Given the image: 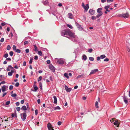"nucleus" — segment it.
<instances>
[{"mask_svg":"<svg viewBox=\"0 0 130 130\" xmlns=\"http://www.w3.org/2000/svg\"><path fill=\"white\" fill-rule=\"evenodd\" d=\"M82 58L84 60H85L87 59V57L85 55H84L82 56Z\"/></svg>","mask_w":130,"mask_h":130,"instance_id":"24","label":"nucleus"},{"mask_svg":"<svg viewBox=\"0 0 130 130\" xmlns=\"http://www.w3.org/2000/svg\"><path fill=\"white\" fill-rule=\"evenodd\" d=\"M60 107L59 106H57L54 108V110H56L57 109L60 110Z\"/></svg>","mask_w":130,"mask_h":130,"instance_id":"28","label":"nucleus"},{"mask_svg":"<svg viewBox=\"0 0 130 130\" xmlns=\"http://www.w3.org/2000/svg\"><path fill=\"white\" fill-rule=\"evenodd\" d=\"M64 88L65 90L67 92H70L71 90V88H68V87L66 85L65 86Z\"/></svg>","mask_w":130,"mask_h":130,"instance_id":"9","label":"nucleus"},{"mask_svg":"<svg viewBox=\"0 0 130 130\" xmlns=\"http://www.w3.org/2000/svg\"><path fill=\"white\" fill-rule=\"evenodd\" d=\"M14 72V70H11L10 72H9L8 73V75L9 76H11Z\"/></svg>","mask_w":130,"mask_h":130,"instance_id":"18","label":"nucleus"},{"mask_svg":"<svg viewBox=\"0 0 130 130\" xmlns=\"http://www.w3.org/2000/svg\"><path fill=\"white\" fill-rule=\"evenodd\" d=\"M34 50L35 51H38V50H37V47L36 46V45H34Z\"/></svg>","mask_w":130,"mask_h":130,"instance_id":"31","label":"nucleus"},{"mask_svg":"<svg viewBox=\"0 0 130 130\" xmlns=\"http://www.w3.org/2000/svg\"><path fill=\"white\" fill-rule=\"evenodd\" d=\"M49 68L53 72H55V68L52 65H50Z\"/></svg>","mask_w":130,"mask_h":130,"instance_id":"5","label":"nucleus"},{"mask_svg":"<svg viewBox=\"0 0 130 130\" xmlns=\"http://www.w3.org/2000/svg\"><path fill=\"white\" fill-rule=\"evenodd\" d=\"M47 126L49 130H54L50 124H48Z\"/></svg>","mask_w":130,"mask_h":130,"instance_id":"12","label":"nucleus"},{"mask_svg":"<svg viewBox=\"0 0 130 130\" xmlns=\"http://www.w3.org/2000/svg\"><path fill=\"white\" fill-rule=\"evenodd\" d=\"M11 48V47L10 45H8L7 46L6 48L7 50H9Z\"/></svg>","mask_w":130,"mask_h":130,"instance_id":"34","label":"nucleus"},{"mask_svg":"<svg viewBox=\"0 0 130 130\" xmlns=\"http://www.w3.org/2000/svg\"><path fill=\"white\" fill-rule=\"evenodd\" d=\"M34 59L35 60H37L38 59V57L37 56H34Z\"/></svg>","mask_w":130,"mask_h":130,"instance_id":"41","label":"nucleus"},{"mask_svg":"<svg viewBox=\"0 0 130 130\" xmlns=\"http://www.w3.org/2000/svg\"><path fill=\"white\" fill-rule=\"evenodd\" d=\"M26 62L25 61H24L23 66H26Z\"/></svg>","mask_w":130,"mask_h":130,"instance_id":"61","label":"nucleus"},{"mask_svg":"<svg viewBox=\"0 0 130 130\" xmlns=\"http://www.w3.org/2000/svg\"><path fill=\"white\" fill-rule=\"evenodd\" d=\"M101 59H103L106 57V56L104 55H103L100 56Z\"/></svg>","mask_w":130,"mask_h":130,"instance_id":"26","label":"nucleus"},{"mask_svg":"<svg viewBox=\"0 0 130 130\" xmlns=\"http://www.w3.org/2000/svg\"><path fill=\"white\" fill-rule=\"evenodd\" d=\"M17 96V95L16 93H13L11 94V96L12 97H15Z\"/></svg>","mask_w":130,"mask_h":130,"instance_id":"44","label":"nucleus"},{"mask_svg":"<svg viewBox=\"0 0 130 130\" xmlns=\"http://www.w3.org/2000/svg\"><path fill=\"white\" fill-rule=\"evenodd\" d=\"M42 79V77L41 76H39L38 78V81L39 82V81L41 80Z\"/></svg>","mask_w":130,"mask_h":130,"instance_id":"36","label":"nucleus"},{"mask_svg":"<svg viewBox=\"0 0 130 130\" xmlns=\"http://www.w3.org/2000/svg\"><path fill=\"white\" fill-rule=\"evenodd\" d=\"M25 52L26 53H28L29 52V50L28 49H26L25 50Z\"/></svg>","mask_w":130,"mask_h":130,"instance_id":"57","label":"nucleus"},{"mask_svg":"<svg viewBox=\"0 0 130 130\" xmlns=\"http://www.w3.org/2000/svg\"><path fill=\"white\" fill-rule=\"evenodd\" d=\"M118 16L119 17H123L126 19L128 18L129 17V14L128 12H126L125 13L119 14Z\"/></svg>","mask_w":130,"mask_h":130,"instance_id":"2","label":"nucleus"},{"mask_svg":"<svg viewBox=\"0 0 130 130\" xmlns=\"http://www.w3.org/2000/svg\"><path fill=\"white\" fill-rule=\"evenodd\" d=\"M89 59L90 61H93L94 60V58L93 57H89Z\"/></svg>","mask_w":130,"mask_h":130,"instance_id":"42","label":"nucleus"},{"mask_svg":"<svg viewBox=\"0 0 130 130\" xmlns=\"http://www.w3.org/2000/svg\"><path fill=\"white\" fill-rule=\"evenodd\" d=\"M4 39L3 38H2L0 40L1 42H4Z\"/></svg>","mask_w":130,"mask_h":130,"instance_id":"56","label":"nucleus"},{"mask_svg":"<svg viewBox=\"0 0 130 130\" xmlns=\"http://www.w3.org/2000/svg\"><path fill=\"white\" fill-rule=\"evenodd\" d=\"M13 87L12 85H10L9 86V89L10 90H11L13 89Z\"/></svg>","mask_w":130,"mask_h":130,"instance_id":"45","label":"nucleus"},{"mask_svg":"<svg viewBox=\"0 0 130 130\" xmlns=\"http://www.w3.org/2000/svg\"><path fill=\"white\" fill-rule=\"evenodd\" d=\"M11 116L12 118L14 117L15 116L17 117L16 114V113H13L12 114Z\"/></svg>","mask_w":130,"mask_h":130,"instance_id":"37","label":"nucleus"},{"mask_svg":"<svg viewBox=\"0 0 130 130\" xmlns=\"http://www.w3.org/2000/svg\"><path fill=\"white\" fill-rule=\"evenodd\" d=\"M34 90L33 89H31V91H33L34 92H36V91L38 89V88L37 86H35L34 87Z\"/></svg>","mask_w":130,"mask_h":130,"instance_id":"22","label":"nucleus"},{"mask_svg":"<svg viewBox=\"0 0 130 130\" xmlns=\"http://www.w3.org/2000/svg\"><path fill=\"white\" fill-rule=\"evenodd\" d=\"M83 76V75H78V76L76 77V78L77 79L79 78H80L82 77Z\"/></svg>","mask_w":130,"mask_h":130,"instance_id":"38","label":"nucleus"},{"mask_svg":"<svg viewBox=\"0 0 130 130\" xmlns=\"http://www.w3.org/2000/svg\"><path fill=\"white\" fill-rule=\"evenodd\" d=\"M39 86L40 87V88L42 90V84L41 82L39 83Z\"/></svg>","mask_w":130,"mask_h":130,"instance_id":"32","label":"nucleus"},{"mask_svg":"<svg viewBox=\"0 0 130 130\" xmlns=\"http://www.w3.org/2000/svg\"><path fill=\"white\" fill-rule=\"evenodd\" d=\"M19 85V83H18V82H17L16 83L15 85V86L16 87H18Z\"/></svg>","mask_w":130,"mask_h":130,"instance_id":"53","label":"nucleus"},{"mask_svg":"<svg viewBox=\"0 0 130 130\" xmlns=\"http://www.w3.org/2000/svg\"><path fill=\"white\" fill-rule=\"evenodd\" d=\"M58 6L59 7H61L62 6V5L61 3H60L58 4Z\"/></svg>","mask_w":130,"mask_h":130,"instance_id":"64","label":"nucleus"},{"mask_svg":"<svg viewBox=\"0 0 130 130\" xmlns=\"http://www.w3.org/2000/svg\"><path fill=\"white\" fill-rule=\"evenodd\" d=\"M8 87L5 85H4L2 87V90L3 92H5L6 90V89H7Z\"/></svg>","mask_w":130,"mask_h":130,"instance_id":"8","label":"nucleus"},{"mask_svg":"<svg viewBox=\"0 0 130 130\" xmlns=\"http://www.w3.org/2000/svg\"><path fill=\"white\" fill-rule=\"evenodd\" d=\"M35 115H37L38 113V111L37 109H36L35 110Z\"/></svg>","mask_w":130,"mask_h":130,"instance_id":"50","label":"nucleus"},{"mask_svg":"<svg viewBox=\"0 0 130 130\" xmlns=\"http://www.w3.org/2000/svg\"><path fill=\"white\" fill-rule=\"evenodd\" d=\"M38 54L41 56L42 55V53L41 51H39L38 52Z\"/></svg>","mask_w":130,"mask_h":130,"instance_id":"39","label":"nucleus"},{"mask_svg":"<svg viewBox=\"0 0 130 130\" xmlns=\"http://www.w3.org/2000/svg\"><path fill=\"white\" fill-rule=\"evenodd\" d=\"M96 17H95L94 16H92L91 17V19L93 20H94L96 19Z\"/></svg>","mask_w":130,"mask_h":130,"instance_id":"43","label":"nucleus"},{"mask_svg":"<svg viewBox=\"0 0 130 130\" xmlns=\"http://www.w3.org/2000/svg\"><path fill=\"white\" fill-rule=\"evenodd\" d=\"M28 41H25L24 42V45H26V44H28Z\"/></svg>","mask_w":130,"mask_h":130,"instance_id":"58","label":"nucleus"},{"mask_svg":"<svg viewBox=\"0 0 130 130\" xmlns=\"http://www.w3.org/2000/svg\"><path fill=\"white\" fill-rule=\"evenodd\" d=\"M13 49L14 51H15L17 49L15 45H13Z\"/></svg>","mask_w":130,"mask_h":130,"instance_id":"48","label":"nucleus"},{"mask_svg":"<svg viewBox=\"0 0 130 130\" xmlns=\"http://www.w3.org/2000/svg\"><path fill=\"white\" fill-rule=\"evenodd\" d=\"M103 14V13H98L97 15L96 16V18H99L100 17H101Z\"/></svg>","mask_w":130,"mask_h":130,"instance_id":"25","label":"nucleus"},{"mask_svg":"<svg viewBox=\"0 0 130 130\" xmlns=\"http://www.w3.org/2000/svg\"><path fill=\"white\" fill-rule=\"evenodd\" d=\"M102 9L101 8H98L97 10V12L98 13H103L101 11Z\"/></svg>","mask_w":130,"mask_h":130,"instance_id":"16","label":"nucleus"},{"mask_svg":"<svg viewBox=\"0 0 130 130\" xmlns=\"http://www.w3.org/2000/svg\"><path fill=\"white\" fill-rule=\"evenodd\" d=\"M15 52L17 53H20L21 52V50L19 49H17L15 51Z\"/></svg>","mask_w":130,"mask_h":130,"instance_id":"33","label":"nucleus"},{"mask_svg":"<svg viewBox=\"0 0 130 130\" xmlns=\"http://www.w3.org/2000/svg\"><path fill=\"white\" fill-rule=\"evenodd\" d=\"M10 69L11 70H14V68L12 67L11 65L8 66L6 70L7 71H9L10 70Z\"/></svg>","mask_w":130,"mask_h":130,"instance_id":"7","label":"nucleus"},{"mask_svg":"<svg viewBox=\"0 0 130 130\" xmlns=\"http://www.w3.org/2000/svg\"><path fill=\"white\" fill-rule=\"evenodd\" d=\"M123 99L124 102L126 104H127L128 103V99L125 96H124L123 97Z\"/></svg>","mask_w":130,"mask_h":130,"instance_id":"13","label":"nucleus"},{"mask_svg":"<svg viewBox=\"0 0 130 130\" xmlns=\"http://www.w3.org/2000/svg\"><path fill=\"white\" fill-rule=\"evenodd\" d=\"M64 76L68 79L69 78V76H68V74L66 73H65L64 74Z\"/></svg>","mask_w":130,"mask_h":130,"instance_id":"29","label":"nucleus"},{"mask_svg":"<svg viewBox=\"0 0 130 130\" xmlns=\"http://www.w3.org/2000/svg\"><path fill=\"white\" fill-rule=\"evenodd\" d=\"M16 109L18 111H19L20 110L21 108L20 107H18L16 108Z\"/></svg>","mask_w":130,"mask_h":130,"instance_id":"51","label":"nucleus"},{"mask_svg":"<svg viewBox=\"0 0 130 130\" xmlns=\"http://www.w3.org/2000/svg\"><path fill=\"white\" fill-rule=\"evenodd\" d=\"M5 78L4 76L0 75V81L4 80Z\"/></svg>","mask_w":130,"mask_h":130,"instance_id":"19","label":"nucleus"},{"mask_svg":"<svg viewBox=\"0 0 130 130\" xmlns=\"http://www.w3.org/2000/svg\"><path fill=\"white\" fill-rule=\"evenodd\" d=\"M89 12L91 14L93 15L95 13V11L92 9H90L89 10Z\"/></svg>","mask_w":130,"mask_h":130,"instance_id":"11","label":"nucleus"},{"mask_svg":"<svg viewBox=\"0 0 130 130\" xmlns=\"http://www.w3.org/2000/svg\"><path fill=\"white\" fill-rule=\"evenodd\" d=\"M100 59H101L100 57L98 56L97 57V60L98 61H99L100 60Z\"/></svg>","mask_w":130,"mask_h":130,"instance_id":"63","label":"nucleus"},{"mask_svg":"<svg viewBox=\"0 0 130 130\" xmlns=\"http://www.w3.org/2000/svg\"><path fill=\"white\" fill-rule=\"evenodd\" d=\"M26 114L25 113L21 114V117L23 121H24L26 118Z\"/></svg>","mask_w":130,"mask_h":130,"instance_id":"3","label":"nucleus"},{"mask_svg":"<svg viewBox=\"0 0 130 130\" xmlns=\"http://www.w3.org/2000/svg\"><path fill=\"white\" fill-rule=\"evenodd\" d=\"M98 101L96 102L95 104V107L97 108H98L99 107L98 105Z\"/></svg>","mask_w":130,"mask_h":130,"instance_id":"27","label":"nucleus"},{"mask_svg":"<svg viewBox=\"0 0 130 130\" xmlns=\"http://www.w3.org/2000/svg\"><path fill=\"white\" fill-rule=\"evenodd\" d=\"M8 54L7 53H6L5 54L4 56V57L5 58H6L8 56Z\"/></svg>","mask_w":130,"mask_h":130,"instance_id":"47","label":"nucleus"},{"mask_svg":"<svg viewBox=\"0 0 130 130\" xmlns=\"http://www.w3.org/2000/svg\"><path fill=\"white\" fill-rule=\"evenodd\" d=\"M57 62L60 64H63L64 63V61L62 59H60L58 60Z\"/></svg>","mask_w":130,"mask_h":130,"instance_id":"14","label":"nucleus"},{"mask_svg":"<svg viewBox=\"0 0 130 130\" xmlns=\"http://www.w3.org/2000/svg\"><path fill=\"white\" fill-rule=\"evenodd\" d=\"M89 7L88 4H87L86 5V6H85L83 8L85 9V10L86 11H87L88 10Z\"/></svg>","mask_w":130,"mask_h":130,"instance_id":"17","label":"nucleus"},{"mask_svg":"<svg viewBox=\"0 0 130 130\" xmlns=\"http://www.w3.org/2000/svg\"><path fill=\"white\" fill-rule=\"evenodd\" d=\"M98 71V69H95L91 71L89 75H91L92 74H94L96 72Z\"/></svg>","mask_w":130,"mask_h":130,"instance_id":"6","label":"nucleus"},{"mask_svg":"<svg viewBox=\"0 0 130 130\" xmlns=\"http://www.w3.org/2000/svg\"><path fill=\"white\" fill-rule=\"evenodd\" d=\"M42 3L45 5L46 6L49 5V3L47 0L42 1Z\"/></svg>","mask_w":130,"mask_h":130,"instance_id":"10","label":"nucleus"},{"mask_svg":"<svg viewBox=\"0 0 130 130\" xmlns=\"http://www.w3.org/2000/svg\"><path fill=\"white\" fill-rule=\"evenodd\" d=\"M52 13L53 15L55 16H56V15L57 14V11H55L54 12H52Z\"/></svg>","mask_w":130,"mask_h":130,"instance_id":"30","label":"nucleus"},{"mask_svg":"<svg viewBox=\"0 0 130 130\" xmlns=\"http://www.w3.org/2000/svg\"><path fill=\"white\" fill-rule=\"evenodd\" d=\"M67 26L68 27L71 29H72L73 28L72 26L71 25L68 24H67Z\"/></svg>","mask_w":130,"mask_h":130,"instance_id":"40","label":"nucleus"},{"mask_svg":"<svg viewBox=\"0 0 130 130\" xmlns=\"http://www.w3.org/2000/svg\"><path fill=\"white\" fill-rule=\"evenodd\" d=\"M6 60L7 61H11V59L10 58H6Z\"/></svg>","mask_w":130,"mask_h":130,"instance_id":"54","label":"nucleus"},{"mask_svg":"<svg viewBox=\"0 0 130 130\" xmlns=\"http://www.w3.org/2000/svg\"><path fill=\"white\" fill-rule=\"evenodd\" d=\"M22 110L24 111H26L27 110V108L25 106H24L21 108Z\"/></svg>","mask_w":130,"mask_h":130,"instance_id":"23","label":"nucleus"},{"mask_svg":"<svg viewBox=\"0 0 130 130\" xmlns=\"http://www.w3.org/2000/svg\"><path fill=\"white\" fill-rule=\"evenodd\" d=\"M109 59L108 58H105V59L104 60V61H109Z\"/></svg>","mask_w":130,"mask_h":130,"instance_id":"60","label":"nucleus"},{"mask_svg":"<svg viewBox=\"0 0 130 130\" xmlns=\"http://www.w3.org/2000/svg\"><path fill=\"white\" fill-rule=\"evenodd\" d=\"M61 122L59 121L58 122V125H61Z\"/></svg>","mask_w":130,"mask_h":130,"instance_id":"62","label":"nucleus"},{"mask_svg":"<svg viewBox=\"0 0 130 130\" xmlns=\"http://www.w3.org/2000/svg\"><path fill=\"white\" fill-rule=\"evenodd\" d=\"M15 104H16V106H18L19 105V104H20V102H17Z\"/></svg>","mask_w":130,"mask_h":130,"instance_id":"59","label":"nucleus"},{"mask_svg":"<svg viewBox=\"0 0 130 130\" xmlns=\"http://www.w3.org/2000/svg\"><path fill=\"white\" fill-rule=\"evenodd\" d=\"M61 35L62 36L67 37L73 42L77 43L79 41L78 38L75 33L70 31L69 29L62 31Z\"/></svg>","mask_w":130,"mask_h":130,"instance_id":"1","label":"nucleus"},{"mask_svg":"<svg viewBox=\"0 0 130 130\" xmlns=\"http://www.w3.org/2000/svg\"><path fill=\"white\" fill-rule=\"evenodd\" d=\"M93 50L92 48H90L88 50V52L89 53H91L92 52Z\"/></svg>","mask_w":130,"mask_h":130,"instance_id":"52","label":"nucleus"},{"mask_svg":"<svg viewBox=\"0 0 130 130\" xmlns=\"http://www.w3.org/2000/svg\"><path fill=\"white\" fill-rule=\"evenodd\" d=\"M10 102L9 101H8L6 102V105H8L10 104Z\"/></svg>","mask_w":130,"mask_h":130,"instance_id":"49","label":"nucleus"},{"mask_svg":"<svg viewBox=\"0 0 130 130\" xmlns=\"http://www.w3.org/2000/svg\"><path fill=\"white\" fill-rule=\"evenodd\" d=\"M75 25L77 26L79 30H83V28L78 23L75 22Z\"/></svg>","mask_w":130,"mask_h":130,"instance_id":"4","label":"nucleus"},{"mask_svg":"<svg viewBox=\"0 0 130 130\" xmlns=\"http://www.w3.org/2000/svg\"><path fill=\"white\" fill-rule=\"evenodd\" d=\"M54 98V103L56 104L57 103V100L56 97L55 96H54L53 97Z\"/></svg>","mask_w":130,"mask_h":130,"instance_id":"15","label":"nucleus"},{"mask_svg":"<svg viewBox=\"0 0 130 130\" xmlns=\"http://www.w3.org/2000/svg\"><path fill=\"white\" fill-rule=\"evenodd\" d=\"M120 123L118 121H116L114 123V124L115 125H117V127L119 126V125L120 124Z\"/></svg>","mask_w":130,"mask_h":130,"instance_id":"20","label":"nucleus"},{"mask_svg":"<svg viewBox=\"0 0 130 130\" xmlns=\"http://www.w3.org/2000/svg\"><path fill=\"white\" fill-rule=\"evenodd\" d=\"M110 7V5H108L107 6H105L104 7V9H108Z\"/></svg>","mask_w":130,"mask_h":130,"instance_id":"35","label":"nucleus"},{"mask_svg":"<svg viewBox=\"0 0 130 130\" xmlns=\"http://www.w3.org/2000/svg\"><path fill=\"white\" fill-rule=\"evenodd\" d=\"M68 15L69 16V18L71 19H73V15L71 13H69Z\"/></svg>","mask_w":130,"mask_h":130,"instance_id":"21","label":"nucleus"},{"mask_svg":"<svg viewBox=\"0 0 130 130\" xmlns=\"http://www.w3.org/2000/svg\"><path fill=\"white\" fill-rule=\"evenodd\" d=\"M9 55L11 56H12L13 55V52L12 51H10L9 52Z\"/></svg>","mask_w":130,"mask_h":130,"instance_id":"46","label":"nucleus"},{"mask_svg":"<svg viewBox=\"0 0 130 130\" xmlns=\"http://www.w3.org/2000/svg\"><path fill=\"white\" fill-rule=\"evenodd\" d=\"M6 23L5 22L2 23H1V25L2 26H4L6 25Z\"/></svg>","mask_w":130,"mask_h":130,"instance_id":"55","label":"nucleus"}]
</instances>
